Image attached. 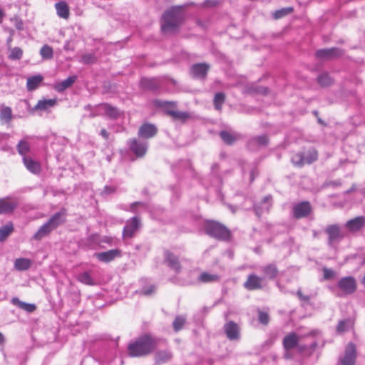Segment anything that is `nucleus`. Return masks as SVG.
<instances>
[{"label":"nucleus","mask_w":365,"mask_h":365,"mask_svg":"<svg viewBox=\"0 0 365 365\" xmlns=\"http://www.w3.org/2000/svg\"><path fill=\"white\" fill-rule=\"evenodd\" d=\"M4 342V335L0 332V344H2Z\"/></svg>","instance_id":"338daca9"},{"label":"nucleus","mask_w":365,"mask_h":365,"mask_svg":"<svg viewBox=\"0 0 365 365\" xmlns=\"http://www.w3.org/2000/svg\"><path fill=\"white\" fill-rule=\"evenodd\" d=\"M81 365H100V363L94 357L88 356L83 359Z\"/></svg>","instance_id":"864d4df0"},{"label":"nucleus","mask_w":365,"mask_h":365,"mask_svg":"<svg viewBox=\"0 0 365 365\" xmlns=\"http://www.w3.org/2000/svg\"><path fill=\"white\" fill-rule=\"evenodd\" d=\"M30 145L26 140H20L17 145L18 153L24 158L29 153Z\"/></svg>","instance_id":"4c0bfd02"},{"label":"nucleus","mask_w":365,"mask_h":365,"mask_svg":"<svg viewBox=\"0 0 365 365\" xmlns=\"http://www.w3.org/2000/svg\"><path fill=\"white\" fill-rule=\"evenodd\" d=\"M65 221L64 213L63 212H58L53 215L49 220L44 223L38 231L34 235L33 239L35 240H40L52 230H55L60 225Z\"/></svg>","instance_id":"7ed1b4c3"},{"label":"nucleus","mask_w":365,"mask_h":365,"mask_svg":"<svg viewBox=\"0 0 365 365\" xmlns=\"http://www.w3.org/2000/svg\"><path fill=\"white\" fill-rule=\"evenodd\" d=\"M205 230L207 235L219 240H228L230 236L229 230L217 222H206Z\"/></svg>","instance_id":"39448f33"},{"label":"nucleus","mask_w":365,"mask_h":365,"mask_svg":"<svg viewBox=\"0 0 365 365\" xmlns=\"http://www.w3.org/2000/svg\"><path fill=\"white\" fill-rule=\"evenodd\" d=\"M43 76L41 75H35L27 78L26 88L29 91L36 90L43 81Z\"/></svg>","instance_id":"bb28decb"},{"label":"nucleus","mask_w":365,"mask_h":365,"mask_svg":"<svg viewBox=\"0 0 365 365\" xmlns=\"http://www.w3.org/2000/svg\"><path fill=\"white\" fill-rule=\"evenodd\" d=\"M98 110L108 117L115 119L120 115L119 110L109 104L103 103L98 106Z\"/></svg>","instance_id":"4be33fe9"},{"label":"nucleus","mask_w":365,"mask_h":365,"mask_svg":"<svg viewBox=\"0 0 365 365\" xmlns=\"http://www.w3.org/2000/svg\"><path fill=\"white\" fill-rule=\"evenodd\" d=\"M292 162L295 165H297L299 167L304 165V164H307L305 163L304 155L303 153H298L294 154L292 157Z\"/></svg>","instance_id":"49530a36"},{"label":"nucleus","mask_w":365,"mask_h":365,"mask_svg":"<svg viewBox=\"0 0 365 365\" xmlns=\"http://www.w3.org/2000/svg\"><path fill=\"white\" fill-rule=\"evenodd\" d=\"M311 211V205L309 202L307 201L296 204L292 209L293 215L297 219L307 217Z\"/></svg>","instance_id":"9b49d317"},{"label":"nucleus","mask_w":365,"mask_h":365,"mask_svg":"<svg viewBox=\"0 0 365 365\" xmlns=\"http://www.w3.org/2000/svg\"><path fill=\"white\" fill-rule=\"evenodd\" d=\"M76 76H71L63 80L61 83H58L55 86V89L58 92H63L68 88L71 87L72 84L76 81Z\"/></svg>","instance_id":"7c9ffc66"},{"label":"nucleus","mask_w":365,"mask_h":365,"mask_svg":"<svg viewBox=\"0 0 365 365\" xmlns=\"http://www.w3.org/2000/svg\"><path fill=\"white\" fill-rule=\"evenodd\" d=\"M155 286L150 285L149 287H143L141 290V292L144 295L149 296L155 292Z\"/></svg>","instance_id":"6e6d98bb"},{"label":"nucleus","mask_w":365,"mask_h":365,"mask_svg":"<svg viewBox=\"0 0 365 365\" xmlns=\"http://www.w3.org/2000/svg\"><path fill=\"white\" fill-rule=\"evenodd\" d=\"M268 143L267 135H262L252 138L247 143L248 148L251 150H255L258 148L265 146Z\"/></svg>","instance_id":"aec40b11"},{"label":"nucleus","mask_w":365,"mask_h":365,"mask_svg":"<svg viewBox=\"0 0 365 365\" xmlns=\"http://www.w3.org/2000/svg\"><path fill=\"white\" fill-rule=\"evenodd\" d=\"M356 357V347L352 343L348 344L344 356L341 360V365H354Z\"/></svg>","instance_id":"ddd939ff"},{"label":"nucleus","mask_w":365,"mask_h":365,"mask_svg":"<svg viewBox=\"0 0 365 365\" xmlns=\"http://www.w3.org/2000/svg\"><path fill=\"white\" fill-rule=\"evenodd\" d=\"M57 104V99H42L39 100L34 107V110L46 111L53 108Z\"/></svg>","instance_id":"393cba45"},{"label":"nucleus","mask_w":365,"mask_h":365,"mask_svg":"<svg viewBox=\"0 0 365 365\" xmlns=\"http://www.w3.org/2000/svg\"><path fill=\"white\" fill-rule=\"evenodd\" d=\"M169 115H170L174 120H178L182 122L185 121L190 118V114L188 113L176 110L169 111Z\"/></svg>","instance_id":"e433bc0d"},{"label":"nucleus","mask_w":365,"mask_h":365,"mask_svg":"<svg viewBox=\"0 0 365 365\" xmlns=\"http://www.w3.org/2000/svg\"><path fill=\"white\" fill-rule=\"evenodd\" d=\"M267 91H268V89L265 87L261 88H259V91H257V92L261 93L262 94H267Z\"/></svg>","instance_id":"e2e57ef3"},{"label":"nucleus","mask_w":365,"mask_h":365,"mask_svg":"<svg viewBox=\"0 0 365 365\" xmlns=\"http://www.w3.org/2000/svg\"><path fill=\"white\" fill-rule=\"evenodd\" d=\"M128 145L130 150L137 156V157H143L145 155L147 149H148V143L144 141H140L135 138L130 139L128 142Z\"/></svg>","instance_id":"0eeeda50"},{"label":"nucleus","mask_w":365,"mask_h":365,"mask_svg":"<svg viewBox=\"0 0 365 365\" xmlns=\"http://www.w3.org/2000/svg\"><path fill=\"white\" fill-rule=\"evenodd\" d=\"M364 225L365 217L359 216L347 221L345 227L351 232H356L363 227Z\"/></svg>","instance_id":"412c9836"},{"label":"nucleus","mask_w":365,"mask_h":365,"mask_svg":"<svg viewBox=\"0 0 365 365\" xmlns=\"http://www.w3.org/2000/svg\"><path fill=\"white\" fill-rule=\"evenodd\" d=\"M8 135L5 133H0V142L7 139Z\"/></svg>","instance_id":"0e129e2a"},{"label":"nucleus","mask_w":365,"mask_h":365,"mask_svg":"<svg viewBox=\"0 0 365 365\" xmlns=\"http://www.w3.org/2000/svg\"><path fill=\"white\" fill-rule=\"evenodd\" d=\"M137 206H140V207H145L144 203L140 202H134V203H133L131 205V210H132L133 212H136V207Z\"/></svg>","instance_id":"13d9d810"},{"label":"nucleus","mask_w":365,"mask_h":365,"mask_svg":"<svg viewBox=\"0 0 365 365\" xmlns=\"http://www.w3.org/2000/svg\"><path fill=\"white\" fill-rule=\"evenodd\" d=\"M264 285V277H259L255 273L249 274L247 280L243 284L244 287L247 290L261 289Z\"/></svg>","instance_id":"423d86ee"},{"label":"nucleus","mask_w":365,"mask_h":365,"mask_svg":"<svg viewBox=\"0 0 365 365\" xmlns=\"http://www.w3.org/2000/svg\"><path fill=\"white\" fill-rule=\"evenodd\" d=\"M185 322V318L182 316H178L175 319L173 325L175 331H178L182 329Z\"/></svg>","instance_id":"3c124183"},{"label":"nucleus","mask_w":365,"mask_h":365,"mask_svg":"<svg viewBox=\"0 0 365 365\" xmlns=\"http://www.w3.org/2000/svg\"><path fill=\"white\" fill-rule=\"evenodd\" d=\"M97 61V57L93 53H86L82 55L80 62L83 64H93Z\"/></svg>","instance_id":"c03bdc74"},{"label":"nucleus","mask_w":365,"mask_h":365,"mask_svg":"<svg viewBox=\"0 0 365 365\" xmlns=\"http://www.w3.org/2000/svg\"><path fill=\"white\" fill-rule=\"evenodd\" d=\"M140 83L143 88L148 90H155L158 87V83L155 78H143Z\"/></svg>","instance_id":"473e14b6"},{"label":"nucleus","mask_w":365,"mask_h":365,"mask_svg":"<svg viewBox=\"0 0 365 365\" xmlns=\"http://www.w3.org/2000/svg\"><path fill=\"white\" fill-rule=\"evenodd\" d=\"M158 129L153 124L143 123L138 130V136L143 138H150L156 135Z\"/></svg>","instance_id":"4468645a"},{"label":"nucleus","mask_w":365,"mask_h":365,"mask_svg":"<svg viewBox=\"0 0 365 365\" xmlns=\"http://www.w3.org/2000/svg\"><path fill=\"white\" fill-rule=\"evenodd\" d=\"M258 319L260 323L263 324H267L269 320V315L267 312L259 311L258 312Z\"/></svg>","instance_id":"5fc2aeb1"},{"label":"nucleus","mask_w":365,"mask_h":365,"mask_svg":"<svg viewBox=\"0 0 365 365\" xmlns=\"http://www.w3.org/2000/svg\"><path fill=\"white\" fill-rule=\"evenodd\" d=\"M225 332L230 340H236L240 338V329L238 325L230 321L224 326Z\"/></svg>","instance_id":"6ab92c4d"},{"label":"nucleus","mask_w":365,"mask_h":365,"mask_svg":"<svg viewBox=\"0 0 365 365\" xmlns=\"http://www.w3.org/2000/svg\"><path fill=\"white\" fill-rule=\"evenodd\" d=\"M96 257L100 262L108 263L115 258L121 257V251L118 249L110 250L106 252H98L95 254Z\"/></svg>","instance_id":"f8f14e48"},{"label":"nucleus","mask_w":365,"mask_h":365,"mask_svg":"<svg viewBox=\"0 0 365 365\" xmlns=\"http://www.w3.org/2000/svg\"><path fill=\"white\" fill-rule=\"evenodd\" d=\"M12 111L9 107H4L0 111V119L1 121L8 123L11 120Z\"/></svg>","instance_id":"79ce46f5"},{"label":"nucleus","mask_w":365,"mask_h":365,"mask_svg":"<svg viewBox=\"0 0 365 365\" xmlns=\"http://www.w3.org/2000/svg\"><path fill=\"white\" fill-rule=\"evenodd\" d=\"M16 199L11 197L0 198V215L10 214L18 206Z\"/></svg>","instance_id":"1a4fd4ad"},{"label":"nucleus","mask_w":365,"mask_h":365,"mask_svg":"<svg viewBox=\"0 0 365 365\" xmlns=\"http://www.w3.org/2000/svg\"><path fill=\"white\" fill-rule=\"evenodd\" d=\"M343 53L342 51L337 48H324L318 50L316 56L319 58L331 59L334 57L340 56Z\"/></svg>","instance_id":"2eb2a0df"},{"label":"nucleus","mask_w":365,"mask_h":365,"mask_svg":"<svg viewBox=\"0 0 365 365\" xmlns=\"http://www.w3.org/2000/svg\"><path fill=\"white\" fill-rule=\"evenodd\" d=\"M331 78L328 73H322L318 76V82L322 86H328L331 83Z\"/></svg>","instance_id":"09e8293b"},{"label":"nucleus","mask_w":365,"mask_h":365,"mask_svg":"<svg viewBox=\"0 0 365 365\" xmlns=\"http://www.w3.org/2000/svg\"><path fill=\"white\" fill-rule=\"evenodd\" d=\"M101 135L105 139H108L109 136V133L106 131V129H102L101 130Z\"/></svg>","instance_id":"052dcab7"},{"label":"nucleus","mask_w":365,"mask_h":365,"mask_svg":"<svg viewBox=\"0 0 365 365\" xmlns=\"http://www.w3.org/2000/svg\"><path fill=\"white\" fill-rule=\"evenodd\" d=\"M326 232L329 235V245L331 247H336V245L343 237L339 227L335 225H330L326 229Z\"/></svg>","instance_id":"6e6552de"},{"label":"nucleus","mask_w":365,"mask_h":365,"mask_svg":"<svg viewBox=\"0 0 365 365\" xmlns=\"http://www.w3.org/2000/svg\"><path fill=\"white\" fill-rule=\"evenodd\" d=\"M221 138L227 144H232L237 139V135L227 131H221L220 133Z\"/></svg>","instance_id":"ea45409f"},{"label":"nucleus","mask_w":365,"mask_h":365,"mask_svg":"<svg viewBox=\"0 0 365 365\" xmlns=\"http://www.w3.org/2000/svg\"><path fill=\"white\" fill-rule=\"evenodd\" d=\"M292 10L293 9L292 7H287V8L277 10L274 13V19H280V18L286 16L287 14L291 13L292 11Z\"/></svg>","instance_id":"603ef678"},{"label":"nucleus","mask_w":365,"mask_h":365,"mask_svg":"<svg viewBox=\"0 0 365 365\" xmlns=\"http://www.w3.org/2000/svg\"><path fill=\"white\" fill-rule=\"evenodd\" d=\"M23 56V51L19 47H14L11 50L9 58L11 60H19Z\"/></svg>","instance_id":"8fccbe9b"},{"label":"nucleus","mask_w":365,"mask_h":365,"mask_svg":"<svg viewBox=\"0 0 365 365\" xmlns=\"http://www.w3.org/2000/svg\"><path fill=\"white\" fill-rule=\"evenodd\" d=\"M78 279L81 282H82L85 284H88V285L93 284V280L91 274L87 272L80 274L78 277Z\"/></svg>","instance_id":"de8ad7c7"},{"label":"nucleus","mask_w":365,"mask_h":365,"mask_svg":"<svg viewBox=\"0 0 365 365\" xmlns=\"http://www.w3.org/2000/svg\"><path fill=\"white\" fill-rule=\"evenodd\" d=\"M23 162L26 169L32 173L36 174L41 171L40 164L29 156L23 158Z\"/></svg>","instance_id":"a878e982"},{"label":"nucleus","mask_w":365,"mask_h":365,"mask_svg":"<svg viewBox=\"0 0 365 365\" xmlns=\"http://www.w3.org/2000/svg\"><path fill=\"white\" fill-rule=\"evenodd\" d=\"M165 262L168 266L173 269L175 272L179 273L181 270L180 262L178 258L168 250L164 252Z\"/></svg>","instance_id":"f3484780"},{"label":"nucleus","mask_w":365,"mask_h":365,"mask_svg":"<svg viewBox=\"0 0 365 365\" xmlns=\"http://www.w3.org/2000/svg\"><path fill=\"white\" fill-rule=\"evenodd\" d=\"M155 105L158 107L162 108L168 115H169V111L175 110L177 106L175 102L161 100L155 101Z\"/></svg>","instance_id":"2f4dec72"},{"label":"nucleus","mask_w":365,"mask_h":365,"mask_svg":"<svg viewBox=\"0 0 365 365\" xmlns=\"http://www.w3.org/2000/svg\"><path fill=\"white\" fill-rule=\"evenodd\" d=\"M31 264V260L28 258H18L14 261V268L18 271L27 270Z\"/></svg>","instance_id":"c756f323"},{"label":"nucleus","mask_w":365,"mask_h":365,"mask_svg":"<svg viewBox=\"0 0 365 365\" xmlns=\"http://www.w3.org/2000/svg\"><path fill=\"white\" fill-rule=\"evenodd\" d=\"M4 17V11L0 8V23L2 21Z\"/></svg>","instance_id":"69168bd1"},{"label":"nucleus","mask_w":365,"mask_h":365,"mask_svg":"<svg viewBox=\"0 0 365 365\" xmlns=\"http://www.w3.org/2000/svg\"><path fill=\"white\" fill-rule=\"evenodd\" d=\"M57 15L62 18L67 19L69 17V8L65 1H60L55 4Z\"/></svg>","instance_id":"cd10ccee"},{"label":"nucleus","mask_w":365,"mask_h":365,"mask_svg":"<svg viewBox=\"0 0 365 365\" xmlns=\"http://www.w3.org/2000/svg\"><path fill=\"white\" fill-rule=\"evenodd\" d=\"M362 283H363V284H364V285L365 286V275H364V277H363Z\"/></svg>","instance_id":"774afa93"},{"label":"nucleus","mask_w":365,"mask_h":365,"mask_svg":"<svg viewBox=\"0 0 365 365\" xmlns=\"http://www.w3.org/2000/svg\"><path fill=\"white\" fill-rule=\"evenodd\" d=\"M11 303L14 305L17 306L20 309L29 313L33 312L36 309V305L34 304L24 302L17 297L12 298Z\"/></svg>","instance_id":"c85d7f7f"},{"label":"nucleus","mask_w":365,"mask_h":365,"mask_svg":"<svg viewBox=\"0 0 365 365\" xmlns=\"http://www.w3.org/2000/svg\"><path fill=\"white\" fill-rule=\"evenodd\" d=\"M272 206V197L270 195L264 197L260 205H255L256 215L259 217L262 213L268 212Z\"/></svg>","instance_id":"5701e85b"},{"label":"nucleus","mask_w":365,"mask_h":365,"mask_svg":"<svg viewBox=\"0 0 365 365\" xmlns=\"http://www.w3.org/2000/svg\"><path fill=\"white\" fill-rule=\"evenodd\" d=\"M184 14L182 6H174L165 12L162 18L161 29L164 33H172L180 26Z\"/></svg>","instance_id":"f03ea898"},{"label":"nucleus","mask_w":365,"mask_h":365,"mask_svg":"<svg viewBox=\"0 0 365 365\" xmlns=\"http://www.w3.org/2000/svg\"><path fill=\"white\" fill-rule=\"evenodd\" d=\"M297 296L302 301H309V297L308 296H304L300 290H298L297 292Z\"/></svg>","instance_id":"bf43d9fd"},{"label":"nucleus","mask_w":365,"mask_h":365,"mask_svg":"<svg viewBox=\"0 0 365 365\" xmlns=\"http://www.w3.org/2000/svg\"><path fill=\"white\" fill-rule=\"evenodd\" d=\"M299 337L296 333L292 332L287 334L283 339L284 348L288 351L297 346L298 350L306 355H310L317 346V342H312L309 346L298 345Z\"/></svg>","instance_id":"20e7f679"},{"label":"nucleus","mask_w":365,"mask_h":365,"mask_svg":"<svg viewBox=\"0 0 365 365\" xmlns=\"http://www.w3.org/2000/svg\"><path fill=\"white\" fill-rule=\"evenodd\" d=\"M219 276L215 274H210L208 272H202L198 277V281L202 283L214 282L219 280Z\"/></svg>","instance_id":"f704fd0d"},{"label":"nucleus","mask_w":365,"mask_h":365,"mask_svg":"<svg viewBox=\"0 0 365 365\" xmlns=\"http://www.w3.org/2000/svg\"><path fill=\"white\" fill-rule=\"evenodd\" d=\"M172 358V354L168 351H159L156 354L155 359L158 363H165Z\"/></svg>","instance_id":"a19ab883"},{"label":"nucleus","mask_w":365,"mask_h":365,"mask_svg":"<svg viewBox=\"0 0 365 365\" xmlns=\"http://www.w3.org/2000/svg\"><path fill=\"white\" fill-rule=\"evenodd\" d=\"M260 270L264 274V280L265 279H274L278 274V269L275 264H268L261 267Z\"/></svg>","instance_id":"b1692460"},{"label":"nucleus","mask_w":365,"mask_h":365,"mask_svg":"<svg viewBox=\"0 0 365 365\" xmlns=\"http://www.w3.org/2000/svg\"><path fill=\"white\" fill-rule=\"evenodd\" d=\"M305 163L311 164L314 162L318 157L317 151L314 148H311L306 153H304Z\"/></svg>","instance_id":"58836bf2"},{"label":"nucleus","mask_w":365,"mask_h":365,"mask_svg":"<svg viewBox=\"0 0 365 365\" xmlns=\"http://www.w3.org/2000/svg\"><path fill=\"white\" fill-rule=\"evenodd\" d=\"M210 66L205 63H195L192 66L190 72L195 78L202 79L205 78Z\"/></svg>","instance_id":"dca6fc26"},{"label":"nucleus","mask_w":365,"mask_h":365,"mask_svg":"<svg viewBox=\"0 0 365 365\" xmlns=\"http://www.w3.org/2000/svg\"><path fill=\"white\" fill-rule=\"evenodd\" d=\"M14 226L12 222H7L0 227V241H4L13 232Z\"/></svg>","instance_id":"72a5a7b5"},{"label":"nucleus","mask_w":365,"mask_h":365,"mask_svg":"<svg viewBox=\"0 0 365 365\" xmlns=\"http://www.w3.org/2000/svg\"><path fill=\"white\" fill-rule=\"evenodd\" d=\"M338 287L345 294H351L356 289V281L352 277H345L338 282Z\"/></svg>","instance_id":"9d476101"},{"label":"nucleus","mask_w":365,"mask_h":365,"mask_svg":"<svg viewBox=\"0 0 365 365\" xmlns=\"http://www.w3.org/2000/svg\"><path fill=\"white\" fill-rule=\"evenodd\" d=\"M40 54L44 59H51L53 56V48L48 45H44L40 50Z\"/></svg>","instance_id":"37998d69"},{"label":"nucleus","mask_w":365,"mask_h":365,"mask_svg":"<svg viewBox=\"0 0 365 365\" xmlns=\"http://www.w3.org/2000/svg\"><path fill=\"white\" fill-rule=\"evenodd\" d=\"M335 273L333 270L329 269H324V277L325 279H329L334 276Z\"/></svg>","instance_id":"4d7b16f0"},{"label":"nucleus","mask_w":365,"mask_h":365,"mask_svg":"<svg viewBox=\"0 0 365 365\" xmlns=\"http://www.w3.org/2000/svg\"><path fill=\"white\" fill-rule=\"evenodd\" d=\"M140 225V219L138 217H133L128 220L123 228V235L125 237H131Z\"/></svg>","instance_id":"a211bd4d"},{"label":"nucleus","mask_w":365,"mask_h":365,"mask_svg":"<svg viewBox=\"0 0 365 365\" xmlns=\"http://www.w3.org/2000/svg\"><path fill=\"white\" fill-rule=\"evenodd\" d=\"M104 191L106 193H111V192H114V189L110 187L106 186L104 188Z\"/></svg>","instance_id":"680f3d73"},{"label":"nucleus","mask_w":365,"mask_h":365,"mask_svg":"<svg viewBox=\"0 0 365 365\" xmlns=\"http://www.w3.org/2000/svg\"><path fill=\"white\" fill-rule=\"evenodd\" d=\"M353 326L352 321L351 319H344L339 322L336 331L339 334H343L349 331Z\"/></svg>","instance_id":"c9c22d12"},{"label":"nucleus","mask_w":365,"mask_h":365,"mask_svg":"<svg viewBox=\"0 0 365 365\" xmlns=\"http://www.w3.org/2000/svg\"><path fill=\"white\" fill-rule=\"evenodd\" d=\"M155 340L148 334H144L128 346V352L132 357H139L147 355L155 348Z\"/></svg>","instance_id":"f257e3e1"},{"label":"nucleus","mask_w":365,"mask_h":365,"mask_svg":"<svg viewBox=\"0 0 365 365\" xmlns=\"http://www.w3.org/2000/svg\"><path fill=\"white\" fill-rule=\"evenodd\" d=\"M225 96L222 93H217L214 98V105L216 110H220L225 101Z\"/></svg>","instance_id":"a18cd8bd"}]
</instances>
